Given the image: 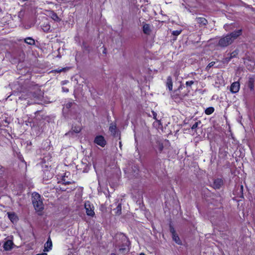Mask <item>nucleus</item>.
<instances>
[{
	"instance_id": "nucleus-3",
	"label": "nucleus",
	"mask_w": 255,
	"mask_h": 255,
	"mask_svg": "<svg viewBox=\"0 0 255 255\" xmlns=\"http://www.w3.org/2000/svg\"><path fill=\"white\" fill-rule=\"evenodd\" d=\"M233 42V39H231L228 34L220 39L218 45L221 47H227Z\"/></svg>"
},
{
	"instance_id": "nucleus-2",
	"label": "nucleus",
	"mask_w": 255,
	"mask_h": 255,
	"mask_svg": "<svg viewBox=\"0 0 255 255\" xmlns=\"http://www.w3.org/2000/svg\"><path fill=\"white\" fill-rule=\"evenodd\" d=\"M86 213L87 216L93 217L95 216L94 207L90 201H86L84 204Z\"/></svg>"
},
{
	"instance_id": "nucleus-5",
	"label": "nucleus",
	"mask_w": 255,
	"mask_h": 255,
	"mask_svg": "<svg viewBox=\"0 0 255 255\" xmlns=\"http://www.w3.org/2000/svg\"><path fill=\"white\" fill-rule=\"evenodd\" d=\"M94 142L101 147H104L106 144V141L102 135L97 136L94 139Z\"/></svg>"
},
{
	"instance_id": "nucleus-31",
	"label": "nucleus",
	"mask_w": 255,
	"mask_h": 255,
	"mask_svg": "<svg viewBox=\"0 0 255 255\" xmlns=\"http://www.w3.org/2000/svg\"><path fill=\"white\" fill-rule=\"evenodd\" d=\"M73 104V102H69L65 105V107L67 109H69L72 107Z\"/></svg>"
},
{
	"instance_id": "nucleus-33",
	"label": "nucleus",
	"mask_w": 255,
	"mask_h": 255,
	"mask_svg": "<svg viewBox=\"0 0 255 255\" xmlns=\"http://www.w3.org/2000/svg\"><path fill=\"white\" fill-rule=\"evenodd\" d=\"M151 113H152V116H153V118H154L155 120H157V119H156V117H157V114H156L155 112H154V111H152V112H151Z\"/></svg>"
},
{
	"instance_id": "nucleus-30",
	"label": "nucleus",
	"mask_w": 255,
	"mask_h": 255,
	"mask_svg": "<svg viewBox=\"0 0 255 255\" xmlns=\"http://www.w3.org/2000/svg\"><path fill=\"white\" fill-rule=\"evenodd\" d=\"M62 181H63V183H62L63 185H67V184H72V183H74V182H72L71 181H66L65 179H63Z\"/></svg>"
},
{
	"instance_id": "nucleus-8",
	"label": "nucleus",
	"mask_w": 255,
	"mask_h": 255,
	"mask_svg": "<svg viewBox=\"0 0 255 255\" xmlns=\"http://www.w3.org/2000/svg\"><path fill=\"white\" fill-rule=\"evenodd\" d=\"M224 184V181L222 178H217L214 180L213 186L215 189H219Z\"/></svg>"
},
{
	"instance_id": "nucleus-13",
	"label": "nucleus",
	"mask_w": 255,
	"mask_h": 255,
	"mask_svg": "<svg viewBox=\"0 0 255 255\" xmlns=\"http://www.w3.org/2000/svg\"><path fill=\"white\" fill-rule=\"evenodd\" d=\"M166 86L170 91L172 90L173 82L171 76H168L167 78L166 81Z\"/></svg>"
},
{
	"instance_id": "nucleus-29",
	"label": "nucleus",
	"mask_w": 255,
	"mask_h": 255,
	"mask_svg": "<svg viewBox=\"0 0 255 255\" xmlns=\"http://www.w3.org/2000/svg\"><path fill=\"white\" fill-rule=\"evenodd\" d=\"M215 64V62H210V63H209V64L206 67V69L209 70L210 68L212 67Z\"/></svg>"
},
{
	"instance_id": "nucleus-14",
	"label": "nucleus",
	"mask_w": 255,
	"mask_h": 255,
	"mask_svg": "<svg viewBox=\"0 0 255 255\" xmlns=\"http://www.w3.org/2000/svg\"><path fill=\"white\" fill-rule=\"evenodd\" d=\"M13 245V242H12V241L7 240L4 244L3 248L6 251L10 250L12 248Z\"/></svg>"
},
{
	"instance_id": "nucleus-28",
	"label": "nucleus",
	"mask_w": 255,
	"mask_h": 255,
	"mask_svg": "<svg viewBox=\"0 0 255 255\" xmlns=\"http://www.w3.org/2000/svg\"><path fill=\"white\" fill-rule=\"evenodd\" d=\"M194 83V81H187L186 82V86L188 87V86H191L192 85H193Z\"/></svg>"
},
{
	"instance_id": "nucleus-12",
	"label": "nucleus",
	"mask_w": 255,
	"mask_h": 255,
	"mask_svg": "<svg viewBox=\"0 0 255 255\" xmlns=\"http://www.w3.org/2000/svg\"><path fill=\"white\" fill-rule=\"evenodd\" d=\"M197 23L202 26L206 25L208 22V20L204 17H198L196 18Z\"/></svg>"
},
{
	"instance_id": "nucleus-19",
	"label": "nucleus",
	"mask_w": 255,
	"mask_h": 255,
	"mask_svg": "<svg viewBox=\"0 0 255 255\" xmlns=\"http://www.w3.org/2000/svg\"><path fill=\"white\" fill-rule=\"evenodd\" d=\"M8 217L12 222H16L17 218L14 213H8Z\"/></svg>"
},
{
	"instance_id": "nucleus-38",
	"label": "nucleus",
	"mask_w": 255,
	"mask_h": 255,
	"mask_svg": "<svg viewBox=\"0 0 255 255\" xmlns=\"http://www.w3.org/2000/svg\"><path fill=\"white\" fill-rule=\"evenodd\" d=\"M60 188H61V189L62 190H63V191H66L67 189H68V188H64V187H61Z\"/></svg>"
},
{
	"instance_id": "nucleus-20",
	"label": "nucleus",
	"mask_w": 255,
	"mask_h": 255,
	"mask_svg": "<svg viewBox=\"0 0 255 255\" xmlns=\"http://www.w3.org/2000/svg\"><path fill=\"white\" fill-rule=\"evenodd\" d=\"M42 29L45 32H48L50 30V25L48 23H44L42 25Z\"/></svg>"
},
{
	"instance_id": "nucleus-22",
	"label": "nucleus",
	"mask_w": 255,
	"mask_h": 255,
	"mask_svg": "<svg viewBox=\"0 0 255 255\" xmlns=\"http://www.w3.org/2000/svg\"><path fill=\"white\" fill-rule=\"evenodd\" d=\"M182 31V29H180V30H174L172 32V34L175 36V38L174 39H173V40L176 39V36H177L179 34H180Z\"/></svg>"
},
{
	"instance_id": "nucleus-39",
	"label": "nucleus",
	"mask_w": 255,
	"mask_h": 255,
	"mask_svg": "<svg viewBox=\"0 0 255 255\" xmlns=\"http://www.w3.org/2000/svg\"><path fill=\"white\" fill-rule=\"evenodd\" d=\"M125 250H126V248H120V251L124 252Z\"/></svg>"
},
{
	"instance_id": "nucleus-7",
	"label": "nucleus",
	"mask_w": 255,
	"mask_h": 255,
	"mask_svg": "<svg viewBox=\"0 0 255 255\" xmlns=\"http://www.w3.org/2000/svg\"><path fill=\"white\" fill-rule=\"evenodd\" d=\"M255 78L254 76H250L246 84L251 92L254 91Z\"/></svg>"
},
{
	"instance_id": "nucleus-11",
	"label": "nucleus",
	"mask_w": 255,
	"mask_h": 255,
	"mask_svg": "<svg viewBox=\"0 0 255 255\" xmlns=\"http://www.w3.org/2000/svg\"><path fill=\"white\" fill-rule=\"evenodd\" d=\"M52 247V243L50 237L48 238L47 242L44 245V252H49L51 250Z\"/></svg>"
},
{
	"instance_id": "nucleus-23",
	"label": "nucleus",
	"mask_w": 255,
	"mask_h": 255,
	"mask_svg": "<svg viewBox=\"0 0 255 255\" xmlns=\"http://www.w3.org/2000/svg\"><path fill=\"white\" fill-rule=\"evenodd\" d=\"M72 131L78 133H79L81 130V128L79 126L73 127L72 128Z\"/></svg>"
},
{
	"instance_id": "nucleus-26",
	"label": "nucleus",
	"mask_w": 255,
	"mask_h": 255,
	"mask_svg": "<svg viewBox=\"0 0 255 255\" xmlns=\"http://www.w3.org/2000/svg\"><path fill=\"white\" fill-rule=\"evenodd\" d=\"M153 126L156 129H158L159 128V121L156 120L154 122H153Z\"/></svg>"
},
{
	"instance_id": "nucleus-25",
	"label": "nucleus",
	"mask_w": 255,
	"mask_h": 255,
	"mask_svg": "<svg viewBox=\"0 0 255 255\" xmlns=\"http://www.w3.org/2000/svg\"><path fill=\"white\" fill-rule=\"evenodd\" d=\"M51 17L55 21H58L60 20L57 14L55 13H52L51 15Z\"/></svg>"
},
{
	"instance_id": "nucleus-10",
	"label": "nucleus",
	"mask_w": 255,
	"mask_h": 255,
	"mask_svg": "<svg viewBox=\"0 0 255 255\" xmlns=\"http://www.w3.org/2000/svg\"><path fill=\"white\" fill-rule=\"evenodd\" d=\"M143 32L146 35H150L151 33L152 30L151 26L148 24L145 23L143 25Z\"/></svg>"
},
{
	"instance_id": "nucleus-36",
	"label": "nucleus",
	"mask_w": 255,
	"mask_h": 255,
	"mask_svg": "<svg viewBox=\"0 0 255 255\" xmlns=\"http://www.w3.org/2000/svg\"><path fill=\"white\" fill-rule=\"evenodd\" d=\"M63 90L64 92H68L69 91L68 89L63 88Z\"/></svg>"
},
{
	"instance_id": "nucleus-4",
	"label": "nucleus",
	"mask_w": 255,
	"mask_h": 255,
	"mask_svg": "<svg viewBox=\"0 0 255 255\" xmlns=\"http://www.w3.org/2000/svg\"><path fill=\"white\" fill-rule=\"evenodd\" d=\"M182 89L183 86L180 85L178 89L174 91L172 97L173 98V99L175 100V101L181 100L182 99V98L185 96V95L180 94V90Z\"/></svg>"
},
{
	"instance_id": "nucleus-24",
	"label": "nucleus",
	"mask_w": 255,
	"mask_h": 255,
	"mask_svg": "<svg viewBox=\"0 0 255 255\" xmlns=\"http://www.w3.org/2000/svg\"><path fill=\"white\" fill-rule=\"evenodd\" d=\"M201 123L200 121H198L197 122H195L191 127V129L192 130H195L196 128L198 127V126Z\"/></svg>"
},
{
	"instance_id": "nucleus-35",
	"label": "nucleus",
	"mask_w": 255,
	"mask_h": 255,
	"mask_svg": "<svg viewBox=\"0 0 255 255\" xmlns=\"http://www.w3.org/2000/svg\"><path fill=\"white\" fill-rule=\"evenodd\" d=\"M122 240H123V241H127V238H126L125 236H123H123H122Z\"/></svg>"
},
{
	"instance_id": "nucleus-44",
	"label": "nucleus",
	"mask_w": 255,
	"mask_h": 255,
	"mask_svg": "<svg viewBox=\"0 0 255 255\" xmlns=\"http://www.w3.org/2000/svg\"><path fill=\"white\" fill-rule=\"evenodd\" d=\"M111 255H116L115 254H114V253H112V254H111Z\"/></svg>"
},
{
	"instance_id": "nucleus-9",
	"label": "nucleus",
	"mask_w": 255,
	"mask_h": 255,
	"mask_svg": "<svg viewBox=\"0 0 255 255\" xmlns=\"http://www.w3.org/2000/svg\"><path fill=\"white\" fill-rule=\"evenodd\" d=\"M242 33V29H238L237 30H235L230 34H228V35L230 37L231 39H233V41L235 39L237 38L239 36H240Z\"/></svg>"
},
{
	"instance_id": "nucleus-41",
	"label": "nucleus",
	"mask_w": 255,
	"mask_h": 255,
	"mask_svg": "<svg viewBox=\"0 0 255 255\" xmlns=\"http://www.w3.org/2000/svg\"><path fill=\"white\" fill-rule=\"evenodd\" d=\"M119 144H120V147H121V146H122V142L121 141L119 142Z\"/></svg>"
},
{
	"instance_id": "nucleus-18",
	"label": "nucleus",
	"mask_w": 255,
	"mask_h": 255,
	"mask_svg": "<svg viewBox=\"0 0 255 255\" xmlns=\"http://www.w3.org/2000/svg\"><path fill=\"white\" fill-rule=\"evenodd\" d=\"M215 111V109L213 107H209L205 110V114L207 115H210Z\"/></svg>"
},
{
	"instance_id": "nucleus-40",
	"label": "nucleus",
	"mask_w": 255,
	"mask_h": 255,
	"mask_svg": "<svg viewBox=\"0 0 255 255\" xmlns=\"http://www.w3.org/2000/svg\"><path fill=\"white\" fill-rule=\"evenodd\" d=\"M162 148H163V145H162V144H160V151H161V150H162Z\"/></svg>"
},
{
	"instance_id": "nucleus-34",
	"label": "nucleus",
	"mask_w": 255,
	"mask_h": 255,
	"mask_svg": "<svg viewBox=\"0 0 255 255\" xmlns=\"http://www.w3.org/2000/svg\"><path fill=\"white\" fill-rule=\"evenodd\" d=\"M64 69H65L64 68H62V69H59V70H56L55 72H56L57 73H60V72L64 71Z\"/></svg>"
},
{
	"instance_id": "nucleus-37",
	"label": "nucleus",
	"mask_w": 255,
	"mask_h": 255,
	"mask_svg": "<svg viewBox=\"0 0 255 255\" xmlns=\"http://www.w3.org/2000/svg\"><path fill=\"white\" fill-rule=\"evenodd\" d=\"M36 255H47V254L46 253H41V254H38Z\"/></svg>"
},
{
	"instance_id": "nucleus-42",
	"label": "nucleus",
	"mask_w": 255,
	"mask_h": 255,
	"mask_svg": "<svg viewBox=\"0 0 255 255\" xmlns=\"http://www.w3.org/2000/svg\"><path fill=\"white\" fill-rule=\"evenodd\" d=\"M74 189H75V187H73V188H71L70 189V190H74Z\"/></svg>"
},
{
	"instance_id": "nucleus-1",
	"label": "nucleus",
	"mask_w": 255,
	"mask_h": 255,
	"mask_svg": "<svg viewBox=\"0 0 255 255\" xmlns=\"http://www.w3.org/2000/svg\"><path fill=\"white\" fill-rule=\"evenodd\" d=\"M32 195V203L35 210L40 211L43 210L44 206L40 195L37 193H33Z\"/></svg>"
},
{
	"instance_id": "nucleus-16",
	"label": "nucleus",
	"mask_w": 255,
	"mask_h": 255,
	"mask_svg": "<svg viewBox=\"0 0 255 255\" xmlns=\"http://www.w3.org/2000/svg\"><path fill=\"white\" fill-rule=\"evenodd\" d=\"M24 42L27 44L33 45L35 44V40L31 37H28L24 39Z\"/></svg>"
},
{
	"instance_id": "nucleus-15",
	"label": "nucleus",
	"mask_w": 255,
	"mask_h": 255,
	"mask_svg": "<svg viewBox=\"0 0 255 255\" xmlns=\"http://www.w3.org/2000/svg\"><path fill=\"white\" fill-rule=\"evenodd\" d=\"M109 130L114 135H115L116 134V131H117V127L116 125L115 124H111L110 125Z\"/></svg>"
},
{
	"instance_id": "nucleus-21",
	"label": "nucleus",
	"mask_w": 255,
	"mask_h": 255,
	"mask_svg": "<svg viewBox=\"0 0 255 255\" xmlns=\"http://www.w3.org/2000/svg\"><path fill=\"white\" fill-rule=\"evenodd\" d=\"M115 212V213L120 215L122 213V205L121 204H118L117 208L114 210Z\"/></svg>"
},
{
	"instance_id": "nucleus-43",
	"label": "nucleus",
	"mask_w": 255,
	"mask_h": 255,
	"mask_svg": "<svg viewBox=\"0 0 255 255\" xmlns=\"http://www.w3.org/2000/svg\"><path fill=\"white\" fill-rule=\"evenodd\" d=\"M220 151H225V150L224 149L220 148Z\"/></svg>"
},
{
	"instance_id": "nucleus-32",
	"label": "nucleus",
	"mask_w": 255,
	"mask_h": 255,
	"mask_svg": "<svg viewBox=\"0 0 255 255\" xmlns=\"http://www.w3.org/2000/svg\"><path fill=\"white\" fill-rule=\"evenodd\" d=\"M243 185H241L240 186V192L241 193V197L242 198H243L244 196H243Z\"/></svg>"
},
{
	"instance_id": "nucleus-17",
	"label": "nucleus",
	"mask_w": 255,
	"mask_h": 255,
	"mask_svg": "<svg viewBox=\"0 0 255 255\" xmlns=\"http://www.w3.org/2000/svg\"><path fill=\"white\" fill-rule=\"evenodd\" d=\"M173 240L178 245H182V242L180 240L178 235L176 234L172 236Z\"/></svg>"
},
{
	"instance_id": "nucleus-6",
	"label": "nucleus",
	"mask_w": 255,
	"mask_h": 255,
	"mask_svg": "<svg viewBox=\"0 0 255 255\" xmlns=\"http://www.w3.org/2000/svg\"><path fill=\"white\" fill-rule=\"evenodd\" d=\"M240 89V83L239 81L233 82L230 86V91L232 93L236 94L238 93Z\"/></svg>"
},
{
	"instance_id": "nucleus-27",
	"label": "nucleus",
	"mask_w": 255,
	"mask_h": 255,
	"mask_svg": "<svg viewBox=\"0 0 255 255\" xmlns=\"http://www.w3.org/2000/svg\"><path fill=\"white\" fill-rule=\"evenodd\" d=\"M169 228H170V231L172 234V236H173V235L176 234V231L173 226H172L171 225H170Z\"/></svg>"
}]
</instances>
